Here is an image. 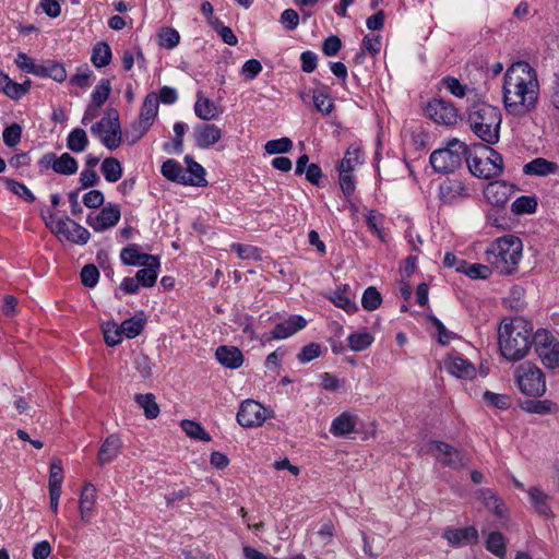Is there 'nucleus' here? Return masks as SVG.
Masks as SVG:
<instances>
[{
  "label": "nucleus",
  "mask_w": 559,
  "mask_h": 559,
  "mask_svg": "<svg viewBox=\"0 0 559 559\" xmlns=\"http://www.w3.org/2000/svg\"><path fill=\"white\" fill-rule=\"evenodd\" d=\"M471 197V189L459 178H445L438 189V198L442 204L452 205Z\"/></svg>",
  "instance_id": "12"
},
{
  "label": "nucleus",
  "mask_w": 559,
  "mask_h": 559,
  "mask_svg": "<svg viewBox=\"0 0 559 559\" xmlns=\"http://www.w3.org/2000/svg\"><path fill=\"white\" fill-rule=\"evenodd\" d=\"M92 75L93 71L87 66H83L78 68L76 73L70 78L69 83L72 86L86 90L91 85Z\"/></svg>",
  "instance_id": "57"
},
{
  "label": "nucleus",
  "mask_w": 559,
  "mask_h": 559,
  "mask_svg": "<svg viewBox=\"0 0 559 559\" xmlns=\"http://www.w3.org/2000/svg\"><path fill=\"white\" fill-rule=\"evenodd\" d=\"M487 549L497 557L502 558L506 555L504 538L501 533L492 532L486 540Z\"/></svg>",
  "instance_id": "56"
},
{
  "label": "nucleus",
  "mask_w": 559,
  "mask_h": 559,
  "mask_svg": "<svg viewBox=\"0 0 559 559\" xmlns=\"http://www.w3.org/2000/svg\"><path fill=\"white\" fill-rule=\"evenodd\" d=\"M22 138V127L19 123H12L4 128L2 132V139L7 146H16Z\"/></svg>",
  "instance_id": "58"
},
{
  "label": "nucleus",
  "mask_w": 559,
  "mask_h": 559,
  "mask_svg": "<svg viewBox=\"0 0 559 559\" xmlns=\"http://www.w3.org/2000/svg\"><path fill=\"white\" fill-rule=\"evenodd\" d=\"M267 418V411L257 401L246 400L240 404L237 421L245 428L260 427Z\"/></svg>",
  "instance_id": "15"
},
{
  "label": "nucleus",
  "mask_w": 559,
  "mask_h": 559,
  "mask_svg": "<svg viewBox=\"0 0 559 559\" xmlns=\"http://www.w3.org/2000/svg\"><path fill=\"white\" fill-rule=\"evenodd\" d=\"M179 40H180L179 33L174 28H165L159 34V44L164 48L173 49L179 44Z\"/></svg>",
  "instance_id": "63"
},
{
  "label": "nucleus",
  "mask_w": 559,
  "mask_h": 559,
  "mask_svg": "<svg viewBox=\"0 0 559 559\" xmlns=\"http://www.w3.org/2000/svg\"><path fill=\"white\" fill-rule=\"evenodd\" d=\"M355 426L356 417L348 413H343L333 419L330 432L336 437L346 436L354 431Z\"/></svg>",
  "instance_id": "31"
},
{
  "label": "nucleus",
  "mask_w": 559,
  "mask_h": 559,
  "mask_svg": "<svg viewBox=\"0 0 559 559\" xmlns=\"http://www.w3.org/2000/svg\"><path fill=\"white\" fill-rule=\"evenodd\" d=\"M465 272L462 274L467 275L472 280H487L490 277L492 273V267L490 265H485L480 263H466L464 266Z\"/></svg>",
  "instance_id": "51"
},
{
  "label": "nucleus",
  "mask_w": 559,
  "mask_h": 559,
  "mask_svg": "<svg viewBox=\"0 0 559 559\" xmlns=\"http://www.w3.org/2000/svg\"><path fill=\"white\" fill-rule=\"evenodd\" d=\"M120 259L126 265H142L148 261L156 263V255L140 252L138 245L123 248L120 252Z\"/></svg>",
  "instance_id": "28"
},
{
  "label": "nucleus",
  "mask_w": 559,
  "mask_h": 559,
  "mask_svg": "<svg viewBox=\"0 0 559 559\" xmlns=\"http://www.w3.org/2000/svg\"><path fill=\"white\" fill-rule=\"evenodd\" d=\"M14 62H15L16 67L25 73L33 74L36 76H39L43 74V72H41L43 64H37L33 58L28 57L24 52H19L15 57Z\"/></svg>",
  "instance_id": "44"
},
{
  "label": "nucleus",
  "mask_w": 559,
  "mask_h": 559,
  "mask_svg": "<svg viewBox=\"0 0 559 559\" xmlns=\"http://www.w3.org/2000/svg\"><path fill=\"white\" fill-rule=\"evenodd\" d=\"M443 537L454 547L475 543L478 537L477 530L473 526L464 528H448L443 533Z\"/></svg>",
  "instance_id": "24"
},
{
  "label": "nucleus",
  "mask_w": 559,
  "mask_h": 559,
  "mask_svg": "<svg viewBox=\"0 0 559 559\" xmlns=\"http://www.w3.org/2000/svg\"><path fill=\"white\" fill-rule=\"evenodd\" d=\"M135 401L139 406L144 411L147 419H155L159 414V407L155 402V396L152 393L138 394Z\"/></svg>",
  "instance_id": "41"
},
{
  "label": "nucleus",
  "mask_w": 559,
  "mask_h": 559,
  "mask_svg": "<svg viewBox=\"0 0 559 559\" xmlns=\"http://www.w3.org/2000/svg\"><path fill=\"white\" fill-rule=\"evenodd\" d=\"M348 346L354 352L367 349L373 342V336L369 332L352 333L347 337Z\"/></svg>",
  "instance_id": "43"
},
{
  "label": "nucleus",
  "mask_w": 559,
  "mask_h": 559,
  "mask_svg": "<svg viewBox=\"0 0 559 559\" xmlns=\"http://www.w3.org/2000/svg\"><path fill=\"white\" fill-rule=\"evenodd\" d=\"M361 155L358 146L352 145L347 148L343 159L338 164V170L353 171L354 168L361 164Z\"/></svg>",
  "instance_id": "46"
},
{
  "label": "nucleus",
  "mask_w": 559,
  "mask_h": 559,
  "mask_svg": "<svg viewBox=\"0 0 559 559\" xmlns=\"http://www.w3.org/2000/svg\"><path fill=\"white\" fill-rule=\"evenodd\" d=\"M122 442L118 436L111 435L105 439L98 451L97 461L105 465L115 460L120 453Z\"/></svg>",
  "instance_id": "25"
},
{
  "label": "nucleus",
  "mask_w": 559,
  "mask_h": 559,
  "mask_svg": "<svg viewBox=\"0 0 559 559\" xmlns=\"http://www.w3.org/2000/svg\"><path fill=\"white\" fill-rule=\"evenodd\" d=\"M467 120L477 138L490 145L499 142L502 117L497 107L487 103L474 104Z\"/></svg>",
  "instance_id": "4"
},
{
  "label": "nucleus",
  "mask_w": 559,
  "mask_h": 559,
  "mask_svg": "<svg viewBox=\"0 0 559 559\" xmlns=\"http://www.w3.org/2000/svg\"><path fill=\"white\" fill-rule=\"evenodd\" d=\"M527 496L530 499V503L532 504L534 511L544 516V518H552L554 513L551 511L549 501L550 496L547 495L545 491H543L538 487H530L527 490Z\"/></svg>",
  "instance_id": "23"
},
{
  "label": "nucleus",
  "mask_w": 559,
  "mask_h": 559,
  "mask_svg": "<svg viewBox=\"0 0 559 559\" xmlns=\"http://www.w3.org/2000/svg\"><path fill=\"white\" fill-rule=\"evenodd\" d=\"M185 160L188 165V167L185 168V170H187V173L185 174L186 186H206L207 182L205 179L204 168L189 156H186Z\"/></svg>",
  "instance_id": "29"
},
{
  "label": "nucleus",
  "mask_w": 559,
  "mask_h": 559,
  "mask_svg": "<svg viewBox=\"0 0 559 559\" xmlns=\"http://www.w3.org/2000/svg\"><path fill=\"white\" fill-rule=\"evenodd\" d=\"M111 84L108 79H100L91 94L92 107L100 108L109 98Z\"/></svg>",
  "instance_id": "39"
},
{
  "label": "nucleus",
  "mask_w": 559,
  "mask_h": 559,
  "mask_svg": "<svg viewBox=\"0 0 559 559\" xmlns=\"http://www.w3.org/2000/svg\"><path fill=\"white\" fill-rule=\"evenodd\" d=\"M539 83L534 68L518 61L503 75V102L511 114H522L535 107Z\"/></svg>",
  "instance_id": "1"
},
{
  "label": "nucleus",
  "mask_w": 559,
  "mask_h": 559,
  "mask_svg": "<svg viewBox=\"0 0 559 559\" xmlns=\"http://www.w3.org/2000/svg\"><path fill=\"white\" fill-rule=\"evenodd\" d=\"M558 170L559 166L556 163L543 157L534 158L523 167L524 174L531 176H547L556 174Z\"/></svg>",
  "instance_id": "27"
},
{
  "label": "nucleus",
  "mask_w": 559,
  "mask_h": 559,
  "mask_svg": "<svg viewBox=\"0 0 559 559\" xmlns=\"http://www.w3.org/2000/svg\"><path fill=\"white\" fill-rule=\"evenodd\" d=\"M121 217V209L118 204L107 203L100 212L88 214L86 224L96 233H103L115 227Z\"/></svg>",
  "instance_id": "13"
},
{
  "label": "nucleus",
  "mask_w": 559,
  "mask_h": 559,
  "mask_svg": "<svg viewBox=\"0 0 559 559\" xmlns=\"http://www.w3.org/2000/svg\"><path fill=\"white\" fill-rule=\"evenodd\" d=\"M384 216L376 211H370L366 217L368 229L376 235L381 241H385L383 230Z\"/></svg>",
  "instance_id": "47"
},
{
  "label": "nucleus",
  "mask_w": 559,
  "mask_h": 559,
  "mask_svg": "<svg viewBox=\"0 0 559 559\" xmlns=\"http://www.w3.org/2000/svg\"><path fill=\"white\" fill-rule=\"evenodd\" d=\"M427 115L439 124L453 126L457 122L459 111L452 103L444 99H433L428 103Z\"/></svg>",
  "instance_id": "16"
},
{
  "label": "nucleus",
  "mask_w": 559,
  "mask_h": 559,
  "mask_svg": "<svg viewBox=\"0 0 559 559\" xmlns=\"http://www.w3.org/2000/svg\"><path fill=\"white\" fill-rule=\"evenodd\" d=\"M481 154L466 156L469 171L481 179L499 177L503 171V158L501 154L489 146H481Z\"/></svg>",
  "instance_id": "6"
},
{
  "label": "nucleus",
  "mask_w": 559,
  "mask_h": 559,
  "mask_svg": "<svg viewBox=\"0 0 559 559\" xmlns=\"http://www.w3.org/2000/svg\"><path fill=\"white\" fill-rule=\"evenodd\" d=\"M477 497L483 501L484 506L497 516L502 518L504 515V504L491 489L478 490Z\"/></svg>",
  "instance_id": "34"
},
{
  "label": "nucleus",
  "mask_w": 559,
  "mask_h": 559,
  "mask_svg": "<svg viewBox=\"0 0 559 559\" xmlns=\"http://www.w3.org/2000/svg\"><path fill=\"white\" fill-rule=\"evenodd\" d=\"M537 201L534 197L522 195L513 201L511 205V210L513 213L521 214H532L536 211Z\"/></svg>",
  "instance_id": "48"
},
{
  "label": "nucleus",
  "mask_w": 559,
  "mask_h": 559,
  "mask_svg": "<svg viewBox=\"0 0 559 559\" xmlns=\"http://www.w3.org/2000/svg\"><path fill=\"white\" fill-rule=\"evenodd\" d=\"M498 335L501 355L512 361L524 358L534 343L533 325L522 317L503 320Z\"/></svg>",
  "instance_id": "2"
},
{
  "label": "nucleus",
  "mask_w": 559,
  "mask_h": 559,
  "mask_svg": "<svg viewBox=\"0 0 559 559\" xmlns=\"http://www.w3.org/2000/svg\"><path fill=\"white\" fill-rule=\"evenodd\" d=\"M100 171L107 182L115 183L122 177L123 168L116 157H106L102 162Z\"/></svg>",
  "instance_id": "33"
},
{
  "label": "nucleus",
  "mask_w": 559,
  "mask_h": 559,
  "mask_svg": "<svg viewBox=\"0 0 559 559\" xmlns=\"http://www.w3.org/2000/svg\"><path fill=\"white\" fill-rule=\"evenodd\" d=\"M195 145L200 148H209L222 139V130L210 123H203L194 128Z\"/></svg>",
  "instance_id": "20"
},
{
  "label": "nucleus",
  "mask_w": 559,
  "mask_h": 559,
  "mask_svg": "<svg viewBox=\"0 0 559 559\" xmlns=\"http://www.w3.org/2000/svg\"><path fill=\"white\" fill-rule=\"evenodd\" d=\"M43 74L39 78H50L53 81L61 83L67 80V71L63 64L55 61H48L43 63Z\"/></svg>",
  "instance_id": "42"
},
{
  "label": "nucleus",
  "mask_w": 559,
  "mask_h": 559,
  "mask_svg": "<svg viewBox=\"0 0 559 559\" xmlns=\"http://www.w3.org/2000/svg\"><path fill=\"white\" fill-rule=\"evenodd\" d=\"M120 325L126 337L134 338L141 334L144 328V321L136 318H130L124 320Z\"/></svg>",
  "instance_id": "59"
},
{
  "label": "nucleus",
  "mask_w": 559,
  "mask_h": 559,
  "mask_svg": "<svg viewBox=\"0 0 559 559\" xmlns=\"http://www.w3.org/2000/svg\"><path fill=\"white\" fill-rule=\"evenodd\" d=\"M194 114L202 120H213L218 117L219 112L217 107L212 100L198 94L197 102L194 104Z\"/></svg>",
  "instance_id": "35"
},
{
  "label": "nucleus",
  "mask_w": 559,
  "mask_h": 559,
  "mask_svg": "<svg viewBox=\"0 0 559 559\" xmlns=\"http://www.w3.org/2000/svg\"><path fill=\"white\" fill-rule=\"evenodd\" d=\"M522 251V240L513 235H507L490 243L485 251V260L497 273L510 275L518 270Z\"/></svg>",
  "instance_id": "3"
},
{
  "label": "nucleus",
  "mask_w": 559,
  "mask_h": 559,
  "mask_svg": "<svg viewBox=\"0 0 559 559\" xmlns=\"http://www.w3.org/2000/svg\"><path fill=\"white\" fill-rule=\"evenodd\" d=\"M99 278V271L94 264L85 265L81 271L82 284L86 287H94Z\"/></svg>",
  "instance_id": "61"
},
{
  "label": "nucleus",
  "mask_w": 559,
  "mask_h": 559,
  "mask_svg": "<svg viewBox=\"0 0 559 559\" xmlns=\"http://www.w3.org/2000/svg\"><path fill=\"white\" fill-rule=\"evenodd\" d=\"M181 429L192 439L209 442L211 436L204 430V428L193 420L185 419L180 424Z\"/></svg>",
  "instance_id": "45"
},
{
  "label": "nucleus",
  "mask_w": 559,
  "mask_h": 559,
  "mask_svg": "<svg viewBox=\"0 0 559 559\" xmlns=\"http://www.w3.org/2000/svg\"><path fill=\"white\" fill-rule=\"evenodd\" d=\"M313 104L318 111L329 115L334 108V104L325 90H318L313 93Z\"/></svg>",
  "instance_id": "52"
},
{
  "label": "nucleus",
  "mask_w": 559,
  "mask_h": 559,
  "mask_svg": "<svg viewBox=\"0 0 559 559\" xmlns=\"http://www.w3.org/2000/svg\"><path fill=\"white\" fill-rule=\"evenodd\" d=\"M215 356L219 364L230 369H237L243 362L242 353L237 347L234 346L217 347Z\"/></svg>",
  "instance_id": "26"
},
{
  "label": "nucleus",
  "mask_w": 559,
  "mask_h": 559,
  "mask_svg": "<svg viewBox=\"0 0 559 559\" xmlns=\"http://www.w3.org/2000/svg\"><path fill=\"white\" fill-rule=\"evenodd\" d=\"M41 170L52 169L55 173L63 176L74 175L79 169L78 160L69 153L57 156L55 153H47L38 162Z\"/></svg>",
  "instance_id": "14"
},
{
  "label": "nucleus",
  "mask_w": 559,
  "mask_h": 559,
  "mask_svg": "<svg viewBox=\"0 0 559 559\" xmlns=\"http://www.w3.org/2000/svg\"><path fill=\"white\" fill-rule=\"evenodd\" d=\"M330 300L337 308L343 309L347 313H354L358 310L356 302L350 298L347 285L338 287L330 297Z\"/></svg>",
  "instance_id": "32"
},
{
  "label": "nucleus",
  "mask_w": 559,
  "mask_h": 559,
  "mask_svg": "<svg viewBox=\"0 0 559 559\" xmlns=\"http://www.w3.org/2000/svg\"><path fill=\"white\" fill-rule=\"evenodd\" d=\"M158 108L157 94L154 92L148 93L141 106L139 118L127 131V136H131L133 143L147 133L157 117Z\"/></svg>",
  "instance_id": "10"
},
{
  "label": "nucleus",
  "mask_w": 559,
  "mask_h": 559,
  "mask_svg": "<svg viewBox=\"0 0 559 559\" xmlns=\"http://www.w3.org/2000/svg\"><path fill=\"white\" fill-rule=\"evenodd\" d=\"M2 181L5 183L7 188L10 191H12L14 194L19 195L26 202L32 203L35 201V195L24 183L17 182L10 178H2Z\"/></svg>",
  "instance_id": "54"
},
{
  "label": "nucleus",
  "mask_w": 559,
  "mask_h": 559,
  "mask_svg": "<svg viewBox=\"0 0 559 559\" xmlns=\"http://www.w3.org/2000/svg\"><path fill=\"white\" fill-rule=\"evenodd\" d=\"M535 350L545 367L559 368V341L546 330L534 334Z\"/></svg>",
  "instance_id": "11"
},
{
  "label": "nucleus",
  "mask_w": 559,
  "mask_h": 559,
  "mask_svg": "<svg viewBox=\"0 0 559 559\" xmlns=\"http://www.w3.org/2000/svg\"><path fill=\"white\" fill-rule=\"evenodd\" d=\"M381 37L373 34H367L362 39L361 48L372 56H376L381 50Z\"/></svg>",
  "instance_id": "64"
},
{
  "label": "nucleus",
  "mask_w": 559,
  "mask_h": 559,
  "mask_svg": "<svg viewBox=\"0 0 559 559\" xmlns=\"http://www.w3.org/2000/svg\"><path fill=\"white\" fill-rule=\"evenodd\" d=\"M444 369L459 379H473L476 374L474 365L459 353L448 355L444 359Z\"/></svg>",
  "instance_id": "19"
},
{
  "label": "nucleus",
  "mask_w": 559,
  "mask_h": 559,
  "mask_svg": "<svg viewBox=\"0 0 559 559\" xmlns=\"http://www.w3.org/2000/svg\"><path fill=\"white\" fill-rule=\"evenodd\" d=\"M441 83L455 97L463 98L466 95V86L456 78L447 76L442 79Z\"/></svg>",
  "instance_id": "62"
},
{
  "label": "nucleus",
  "mask_w": 559,
  "mask_h": 559,
  "mask_svg": "<svg viewBox=\"0 0 559 559\" xmlns=\"http://www.w3.org/2000/svg\"><path fill=\"white\" fill-rule=\"evenodd\" d=\"M429 450L433 453L438 462L450 468L457 469L465 464L463 454L449 443L431 441Z\"/></svg>",
  "instance_id": "17"
},
{
  "label": "nucleus",
  "mask_w": 559,
  "mask_h": 559,
  "mask_svg": "<svg viewBox=\"0 0 559 559\" xmlns=\"http://www.w3.org/2000/svg\"><path fill=\"white\" fill-rule=\"evenodd\" d=\"M96 503V488L91 483L85 484L79 500L81 520L88 523L94 516Z\"/></svg>",
  "instance_id": "22"
},
{
  "label": "nucleus",
  "mask_w": 559,
  "mask_h": 559,
  "mask_svg": "<svg viewBox=\"0 0 559 559\" xmlns=\"http://www.w3.org/2000/svg\"><path fill=\"white\" fill-rule=\"evenodd\" d=\"M43 218L45 225L59 239H66L76 245H85L90 240V231L69 217L62 218L53 213H49L48 215H43Z\"/></svg>",
  "instance_id": "7"
},
{
  "label": "nucleus",
  "mask_w": 559,
  "mask_h": 559,
  "mask_svg": "<svg viewBox=\"0 0 559 559\" xmlns=\"http://www.w3.org/2000/svg\"><path fill=\"white\" fill-rule=\"evenodd\" d=\"M0 92L10 97L11 99H20L25 95L17 82H14L10 76L0 70Z\"/></svg>",
  "instance_id": "40"
},
{
  "label": "nucleus",
  "mask_w": 559,
  "mask_h": 559,
  "mask_svg": "<svg viewBox=\"0 0 559 559\" xmlns=\"http://www.w3.org/2000/svg\"><path fill=\"white\" fill-rule=\"evenodd\" d=\"M88 145V138L84 129H73L67 138V147L73 153H82Z\"/></svg>",
  "instance_id": "38"
},
{
  "label": "nucleus",
  "mask_w": 559,
  "mask_h": 559,
  "mask_svg": "<svg viewBox=\"0 0 559 559\" xmlns=\"http://www.w3.org/2000/svg\"><path fill=\"white\" fill-rule=\"evenodd\" d=\"M514 192L512 185L503 180L489 182L484 189V197L488 203L497 207H503Z\"/></svg>",
  "instance_id": "18"
},
{
  "label": "nucleus",
  "mask_w": 559,
  "mask_h": 559,
  "mask_svg": "<svg viewBox=\"0 0 559 559\" xmlns=\"http://www.w3.org/2000/svg\"><path fill=\"white\" fill-rule=\"evenodd\" d=\"M382 302L381 294L377 290L376 287H368L361 297V306L365 310L373 311L380 307Z\"/></svg>",
  "instance_id": "53"
},
{
  "label": "nucleus",
  "mask_w": 559,
  "mask_h": 559,
  "mask_svg": "<svg viewBox=\"0 0 559 559\" xmlns=\"http://www.w3.org/2000/svg\"><path fill=\"white\" fill-rule=\"evenodd\" d=\"M520 391L528 396H542L546 392L543 371L531 362L521 364L515 371Z\"/></svg>",
  "instance_id": "9"
},
{
  "label": "nucleus",
  "mask_w": 559,
  "mask_h": 559,
  "mask_svg": "<svg viewBox=\"0 0 559 559\" xmlns=\"http://www.w3.org/2000/svg\"><path fill=\"white\" fill-rule=\"evenodd\" d=\"M160 173L166 179L170 181L186 185L185 174L187 170H185L180 163L175 159H167L164 162Z\"/></svg>",
  "instance_id": "36"
},
{
  "label": "nucleus",
  "mask_w": 559,
  "mask_h": 559,
  "mask_svg": "<svg viewBox=\"0 0 559 559\" xmlns=\"http://www.w3.org/2000/svg\"><path fill=\"white\" fill-rule=\"evenodd\" d=\"M91 132L100 140L106 148L110 151L118 148L122 142L118 111L108 109L105 116L91 127Z\"/></svg>",
  "instance_id": "8"
},
{
  "label": "nucleus",
  "mask_w": 559,
  "mask_h": 559,
  "mask_svg": "<svg viewBox=\"0 0 559 559\" xmlns=\"http://www.w3.org/2000/svg\"><path fill=\"white\" fill-rule=\"evenodd\" d=\"M293 148V141L289 138L270 140L265 143L264 150L270 155L287 153Z\"/></svg>",
  "instance_id": "55"
},
{
  "label": "nucleus",
  "mask_w": 559,
  "mask_h": 559,
  "mask_svg": "<svg viewBox=\"0 0 559 559\" xmlns=\"http://www.w3.org/2000/svg\"><path fill=\"white\" fill-rule=\"evenodd\" d=\"M104 338L108 346H116L122 342L123 333L121 325L116 322H107L103 328Z\"/></svg>",
  "instance_id": "50"
},
{
  "label": "nucleus",
  "mask_w": 559,
  "mask_h": 559,
  "mask_svg": "<svg viewBox=\"0 0 559 559\" xmlns=\"http://www.w3.org/2000/svg\"><path fill=\"white\" fill-rule=\"evenodd\" d=\"M110 46L105 41H98L92 50L91 61L96 68H104L111 61Z\"/></svg>",
  "instance_id": "37"
},
{
  "label": "nucleus",
  "mask_w": 559,
  "mask_h": 559,
  "mask_svg": "<svg viewBox=\"0 0 559 559\" xmlns=\"http://www.w3.org/2000/svg\"><path fill=\"white\" fill-rule=\"evenodd\" d=\"M63 483V468L61 461L55 459L50 464L49 491H61Z\"/></svg>",
  "instance_id": "49"
},
{
  "label": "nucleus",
  "mask_w": 559,
  "mask_h": 559,
  "mask_svg": "<svg viewBox=\"0 0 559 559\" xmlns=\"http://www.w3.org/2000/svg\"><path fill=\"white\" fill-rule=\"evenodd\" d=\"M306 324L307 321L304 317L294 314L285 321L277 323L272 330L271 335L274 340H284L302 330Z\"/></svg>",
  "instance_id": "21"
},
{
  "label": "nucleus",
  "mask_w": 559,
  "mask_h": 559,
  "mask_svg": "<svg viewBox=\"0 0 559 559\" xmlns=\"http://www.w3.org/2000/svg\"><path fill=\"white\" fill-rule=\"evenodd\" d=\"M143 269L139 270L135 278L142 287H152L158 277V269L160 266L159 259L156 257V263L148 261L142 264Z\"/></svg>",
  "instance_id": "30"
},
{
  "label": "nucleus",
  "mask_w": 559,
  "mask_h": 559,
  "mask_svg": "<svg viewBox=\"0 0 559 559\" xmlns=\"http://www.w3.org/2000/svg\"><path fill=\"white\" fill-rule=\"evenodd\" d=\"M467 153V145L457 139H453L449 141L447 147L433 151L430 154L429 162L436 173L449 174L461 167Z\"/></svg>",
  "instance_id": "5"
},
{
  "label": "nucleus",
  "mask_w": 559,
  "mask_h": 559,
  "mask_svg": "<svg viewBox=\"0 0 559 559\" xmlns=\"http://www.w3.org/2000/svg\"><path fill=\"white\" fill-rule=\"evenodd\" d=\"M484 400L487 402V404L498 409H507L511 405V400L508 395L498 394L490 391H486L484 393Z\"/></svg>",
  "instance_id": "60"
}]
</instances>
